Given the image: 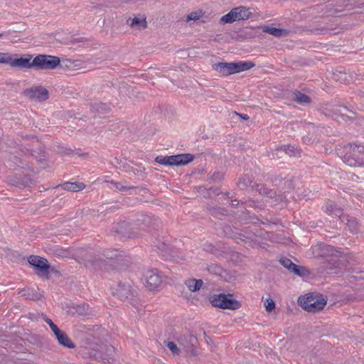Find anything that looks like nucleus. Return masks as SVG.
Returning a JSON list of instances; mask_svg holds the SVG:
<instances>
[{
	"instance_id": "f257e3e1",
	"label": "nucleus",
	"mask_w": 364,
	"mask_h": 364,
	"mask_svg": "<svg viewBox=\"0 0 364 364\" xmlns=\"http://www.w3.org/2000/svg\"><path fill=\"white\" fill-rule=\"evenodd\" d=\"M343 161L350 166H364V146L348 144L343 147Z\"/></svg>"
},
{
	"instance_id": "f03ea898",
	"label": "nucleus",
	"mask_w": 364,
	"mask_h": 364,
	"mask_svg": "<svg viewBox=\"0 0 364 364\" xmlns=\"http://www.w3.org/2000/svg\"><path fill=\"white\" fill-rule=\"evenodd\" d=\"M255 66V63L252 61L221 62L213 65V69L224 76L245 71Z\"/></svg>"
},
{
	"instance_id": "7ed1b4c3",
	"label": "nucleus",
	"mask_w": 364,
	"mask_h": 364,
	"mask_svg": "<svg viewBox=\"0 0 364 364\" xmlns=\"http://www.w3.org/2000/svg\"><path fill=\"white\" fill-rule=\"evenodd\" d=\"M298 303L305 311L316 313L324 308L327 301L321 294L309 293L304 296H300Z\"/></svg>"
},
{
	"instance_id": "20e7f679",
	"label": "nucleus",
	"mask_w": 364,
	"mask_h": 364,
	"mask_svg": "<svg viewBox=\"0 0 364 364\" xmlns=\"http://www.w3.org/2000/svg\"><path fill=\"white\" fill-rule=\"evenodd\" d=\"M232 296L231 294H213L209 297V301L213 306L222 309L236 310L240 309L241 307L240 302L232 299Z\"/></svg>"
},
{
	"instance_id": "39448f33",
	"label": "nucleus",
	"mask_w": 364,
	"mask_h": 364,
	"mask_svg": "<svg viewBox=\"0 0 364 364\" xmlns=\"http://www.w3.org/2000/svg\"><path fill=\"white\" fill-rule=\"evenodd\" d=\"M194 155L191 154H181L172 156H158L155 158V161L164 166H185L194 159Z\"/></svg>"
},
{
	"instance_id": "423d86ee",
	"label": "nucleus",
	"mask_w": 364,
	"mask_h": 364,
	"mask_svg": "<svg viewBox=\"0 0 364 364\" xmlns=\"http://www.w3.org/2000/svg\"><path fill=\"white\" fill-rule=\"evenodd\" d=\"M60 63L59 57L50 55L39 54L33 59V66L36 70H54Z\"/></svg>"
},
{
	"instance_id": "0eeeda50",
	"label": "nucleus",
	"mask_w": 364,
	"mask_h": 364,
	"mask_svg": "<svg viewBox=\"0 0 364 364\" xmlns=\"http://www.w3.org/2000/svg\"><path fill=\"white\" fill-rule=\"evenodd\" d=\"M252 14L250 8L242 6L235 7L227 14L223 16L220 19V22L225 24L232 23L241 20H247L251 17Z\"/></svg>"
},
{
	"instance_id": "6e6552de",
	"label": "nucleus",
	"mask_w": 364,
	"mask_h": 364,
	"mask_svg": "<svg viewBox=\"0 0 364 364\" xmlns=\"http://www.w3.org/2000/svg\"><path fill=\"white\" fill-rule=\"evenodd\" d=\"M114 348L106 343L97 345L96 348H94L90 353L91 356L95 360L104 363H110L114 361Z\"/></svg>"
},
{
	"instance_id": "1a4fd4ad",
	"label": "nucleus",
	"mask_w": 364,
	"mask_h": 364,
	"mask_svg": "<svg viewBox=\"0 0 364 364\" xmlns=\"http://www.w3.org/2000/svg\"><path fill=\"white\" fill-rule=\"evenodd\" d=\"M6 181L9 185L19 188H30L36 183L33 175L26 174L24 173H14L8 176Z\"/></svg>"
},
{
	"instance_id": "9d476101",
	"label": "nucleus",
	"mask_w": 364,
	"mask_h": 364,
	"mask_svg": "<svg viewBox=\"0 0 364 364\" xmlns=\"http://www.w3.org/2000/svg\"><path fill=\"white\" fill-rule=\"evenodd\" d=\"M28 262L30 265L33 267L36 273L39 277L46 279L49 278L50 265L46 259L37 255H31L28 258Z\"/></svg>"
},
{
	"instance_id": "9b49d317",
	"label": "nucleus",
	"mask_w": 364,
	"mask_h": 364,
	"mask_svg": "<svg viewBox=\"0 0 364 364\" xmlns=\"http://www.w3.org/2000/svg\"><path fill=\"white\" fill-rule=\"evenodd\" d=\"M114 294L122 301L133 300L136 295V291L133 287V282L131 280H124L118 283Z\"/></svg>"
},
{
	"instance_id": "f8f14e48",
	"label": "nucleus",
	"mask_w": 364,
	"mask_h": 364,
	"mask_svg": "<svg viewBox=\"0 0 364 364\" xmlns=\"http://www.w3.org/2000/svg\"><path fill=\"white\" fill-rule=\"evenodd\" d=\"M178 342L181 347L191 355L196 356L197 355L196 348L198 346V338L189 332H186L180 336Z\"/></svg>"
},
{
	"instance_id": "ddd939ff",
	"label": "nucleus",
	"mask_w": 364,
	"mask_h": 364,
	"mask_svg": "<svg viewBox=\"0 0 364 364\" xmlns=\"http://www.w3.org/2000/svg\"><path fill=\"white\" fill-rule=\"evenodd\" d=\"M134 223L135 225L138 226L141 230L151 231L159 228L161 225V221L158 218L154 215L141 214L138 215Z\"/></svg>"
},
{
	"instance_id": "4468645a",
	"label": "nucleus",
	"mask_w": 364,
	"mask_h": 364,
	"mask_svg": "<svg viewBox=\"0 0 364 364\" xmlns=\"http://www.w3.org/2000/svg\"><path fill=\"white\" fill-rule=\"evenodd\" d=\"M143 282L150 290L157 289L162 283V276L157 269H149L144 275Z\"/></svg>"
},
{
	"instance_id": "2eb2a0df",
	"label": "nucleus",
	"mask_w": 364,
	"mask_h": 364,
	"mask_svg": "<svg viewBox=\"0 0 364 364\" xmlns=\"http://www.w3.org/2000/svg\"><path fill=\"white\" fill-rule=\"evenodd\" d=\"M23 95L28 96L31 100H35L38 102H44L49 97L48 90L43 86H33L23 91Z\"/></svg>"
},
{
	"instance_id": "dca6fc26",
	"label": "nucleus",
	"mask_w": 364,
	"mask_h": 364,
	"mask_svg": "<svg viewBox=\"0 0 364 364\" xmlns=\"http://www.w3.org/2000/svg\"><path fill=\"white\" fill-rule=\"evenodd\" d=\"M280 264L288 269L290 272L299 277H305L309 274V272L303 266L294 264L290 259L282 257L279 259Z\"/></svg>"
},
{
	"instance_id": "f3484780",
	"label": "nucleus",
	"mask_w": 364,
	"mask_h": 364,
	"mask_svg": "<svg viewBox=\"0 0 364 364\" xmlns=\"http://www.w3.org/2000/svg\"><path fill=\"white\" fill-rule=\"evenodd\" d=\"M112 231L120 235L122 237L134 238L139 235V233H136L133 231L132 228L129 227V223L125 220L114 224Z\"/></svg>"
},
{
	"instance_id": "a211bd4d",
	"label": "nucleus",
	"mask_w": 364,
	"mask_h": 364,
	"mask_svg": "<svg viewBox=\"0 0 364 364\" xmlns=\"http://www.w3.org/2000/svg\"><path fill=\"white\" fill-rule=\"evenodd\" d=\"M340 259L333 254L325 260L323 267L328 274H338L342 269Z\"/></svg>"
},
{
	"instance_id": "6ab92c4d",
	"label": "nucleus",
	"mask_w": 364,
	"mask_h": 364,
	"mask_svg": "<svg viewBox=\"0 0 364 364\" xmlns=\"http://www.w3.org/2000/svg\"><path fill=\"white\" fill-rule=\"evenodd\" d=\"M33 55L31 54H26L21 58H13L11 57L10 65L13 68L33 69V60L31 61Z\"/></svg>"
},
{
	"instance_id": "aec40b11",
	"label": "nucleus",
	"mask_w": 364,
	"mask_h": 364,
	"mask_svg": "<svg viewBox=\"0 0 364 364\" xmlns=\"http://www.w3.org/2000/svg\"><path fill=\"white\" fill-rule=\"evenodd\" d=\"M313 253L316 257H327L332 255L334 249L331 245L324 243L318 244L312 247Z\"/></svg>"
},
{
	"instance_id": "412c9836",
	"label": "nucleus",
	"mask_w": 364,
	"mask_h": 364,
	"mask_svg": "<svg viewBox=\"0 0 364 364\" xmlns=\"http://www.w3.org/2000/svg\"><path fill=\"white\" fill-rule=\"evenodd\" d=\"M55 337L58 344L64 348L73 349L76 347L68 334L62 330L55 334Z\"/></svg>"
},
{
	"instance_id": "4be33fe9",
	"label": "nucleus",
	"mask_w": 364,
	"mask_h": 364,
	"mask_svg": "<svg viewBox=\"0 0 364 364\" xmlns=\"http://www.w3.org/2000/svg\"><path fill=\"white\" fill-rule=\"evenodd\" d=\"M341 220L342 222L346 223V225L348 228V230L352 233H357L360 231V225L355 218L349 216L348 215H343Z\"/></svg>"
},
{
	"instance_id": "5701e85b",
	"label": "nucleus",
	"mask_w": 364,
	"mask_h": 364,
	"mask_svg": "<svg viewBox=\"0 0 364 364\" xmlns=\"http://www.w3.org/2000/svg\"><path fill=\"white\" fill-rule=\"evenodd\" d=\"M31 155L43 167L47 166V153L41 149L31 150Z\"/></svg>"
},
{
	"instance_id": "b1692460",
	"label": "nucleus",
	"mask_w": 364,
	"mask_h": 364,
	"mask_svg": "<svg viewBox=\"0 0 364 364\" xmlns=\"http://www.w3.org/2000/svg\"><path fill=\"white\" fill-rule=\"evenodd\" d=\"M292 100L299 105H309L311 102V97L299 90L292 92Z\"/></svg>"
},
{
	"instance_id": "393cba45",
	"label": "nucleus",
	"mask_w": 364,
	"mask_h": 364,
	"mask_svg": "<svg viewBox=\"0 0 364 364\" xmlns=\"http://www.w3.org/2000/svg\"><path fill=\"white\" fill-rule=\"evenodd\" d=\"M61 187L63 189L68 191H79L83 190L85 187V185L83 183L79 182H66L63 184L58 185L56 188Z\"/></svg>"
},
{
	"instance_id": "a878e982",
	"label": "nucleus",
	"mask_w": 364,
	"mask_h": 364,
	"mask_svg": "<svg viewBox=\"0 0 364 364\" xmlns=\"http://www.w3.org/2000/svg\"><path fill=\"white\" fill-rule=\"evenodd\" d=\"M326 211L330 215H333L340 218L343 215V210L333 201H329L326 205Z\"/></svg>"
},
{
	"instance_id": "bb28decb",
	"label": "nucleus",
	"mask_w": 364,
	"mask_h": 364,
	"mask_svg": "<svg viewBox=\"0 0 364 364\" xmlns=\"http://www.w3.org/2000/svg\"><path fill=\"white\" fill-rule=\"evenodd\" d=\"M184 284L191 291L196 292L202 287L203 281L202 279H188L184 282Z\"/></svg>"
},
{
	"instance_id": "cd10ccee",
	"label": "nucleus",
	"mask_w": 364,
	"mask_h": 364,
	"mask_svg": "<svg viewBox=\"0 0 364 364\" xmlns=\"http://www.w3.org/2000/svg\"><path fill=\"white\" fill-rule=\"evenodd\" d=\"M252 183L253 178L248 174H245L238 179L237 185L240 190H245L250 186L252 188Z\"/></svg>"
},
{
	"instance_id": "c85d7f7f",
	"label": "nucleus",
	"mask_w": 364,
	"mask_h": 364,
	"mask_svg": "<svg viewBox=\"0 0 364 364\" xmlns=\"http://www.w3.org/2000/svg\"><path fill=\"white\" fill-rule=\"evenodd\" d=\"M262 31L275 37H280L287 34V30L284 28H279L268 26H264L262 28Z\"/></svg>"
},
{
	"instance_id": "c756f323",
	"label": "nucleus",
	"mask_w": 364,
	"mask_h": 364,
	"mask_svg": "<svg viewBox=\"0 0 364 364\" xmlns=\"http://www.w3.org/2000/svg\"><path fill=\"white\" fill-rule=\"evenodd\" d=\"M18 294L27 299L38 300L41 298V294L39 293L34 292L33 289H23L19 291Z\"/></svg>"
},
{
	"instance_id": "7c9ffc66",
	"label": "nucleus",
	"mask_w": 364,
	"mask_h": 364,
	"mask_svg": "<svg viewBox=\"0 0 364 364\" xmlns=\"http://www.w3.org/2000/svg\"><path fill=\"white\" fill-rule=\"evenodd\" d=\"M223 232L225 237H230V238H238L237 237V235L241 236L242 235L240 233H237L235 232L236 230L235 228L231 227L230 225H224L222 228Z\"/></svg>"
},
{
	"instance_id": "2f4dec72",
	"label": "nucleus",
	"mask_w": 364,
	"mask_h": 364,
	"mask_svg": "<svg viewBox=\"0 0 364 364\" xmlns=\"http://www.w3.org/2000/svg\"><path fill=\"white\" fill-rule=\"evenodd\" d=\"M129 25L132 28L138 29L146 28L147 27V23L145 18L140 19L137 17H134L132 19V22Z\"/></svg>"
},
{
	"instance_id": "473e14b6",
	"label": "nucleus",
	"mask_w": 364,
	"mask_h": 364,
	"mask_svg": "<svg viewBox=\"0 0 364 364\" xmlns=\"http://www.w3.org/2000/svg\"><path fill=\"white\" fill-rule=\"evenodd\" d=\"M252 190L258 192L260 195L267 196L269 193H272V190L267 188L264 185L255 183L252 186Z\"/></svg>"
},
{
	"instance_id": "72a5a7b5",
	"label": "nucleus",
	"mask_w": 364,
	"mask_h": 364,
	"mask_svg": "<svg viewBox=\"0 0 364 364\" xmlns=\"http://www.w3.org/2000/svg\"><path fill=\"white\" fill-rule=\"evenodd\" d=\"M210 273L222 277L225 272V269L218 264H213L208 267Z\"/></svg>"
},
{
	"instance_id": "f704fd0d",
	"label": "nucleus",
	"mask_w": 364,
	"mask_h": 364,
	"mask_svg": "<svg viewBox=\"0 0 364 364\" xmlns=\"http://www.w3.org/2000/svg\"><path fill=\"white\" fill-rule=\"evenodd\" d=\"M281 150L284 151L287 154L291 156H296L299 154V150L297 149L294 146L291 145H284L281 147Z\"/></svg>"
},
{
	"instance_id": "c9c22d12",
	"label": "nucleus",
	"mask_w": 364,
	"mask_h": 364,
	"mask_svg": "<svg viewBox=\"0 0 364 364\" xmlns=\"http://www.w3.org/2000/svg\"><path fill=\"white\" fill-rule=\"evenodd\" d=\"M93 107L98 113L102 114L108 113L110 110L109 107L107 104L102 102L96 103Z\"/></svg>"
},
{
	"instance_id": "e433bc0d",
	"label": "nucleus",
	"mask_w": 364,
	"mask_h": 364,
	"mask_svg": "<svg viewBox=\"0 0 364 364\" xmlns=\"http://www.w3.org/2000/svg\"><path fill=\"white\" fill-rule=\"evenodd\" d=\"M211 215L214 217H218L220 215H227L228 210L220 207H213L210 209Z\"/></svg>"
},
{
	"instance_id": "4c0bfd02",
	"label": "nucleus",
	"mask_w": 364,
	"mask_h": 364,
	"mask_svg": "<svg viewBox=\"0 0 364 364\" xmlns=\"http://www.w3.org/2000/svg\"><path fill=\"white\" fill-rule=\"evenodd\" d=\"M103 255L108 259H117L119 254L118 253L117 250H107L104 251Z\"/></svg>"
},
{
	"instance_id": "58836bf2",
	"label": "nucleus",
	"mask_w": 364,
	"mask_h": 364,
	"mask_svg": "<svg viewBox=\"0 0 364 364\" xmlns=\"http://www.w3.org/2000/svg\"><path fill=\"white\" fill-rule=\"evenodd\" d=\"M153 247L161 252H165L166 250V244L164 242L160 241L156 238L153 241Z\"/></svg>"
},
{
	"instance_id": "ea45409f",
	"label": "nucleus",
	"mask_w": 364,
	"mask_h": 364,
	"mask_svg": "<svg viewBox=\"0 0 364 364\" xmlns=\"http://www.w3.org/2000/svg\"><path fill=\"white\" fill-rule=\"evenodd\" d=\"M208 178L213 182H219L223 178V173L220 171H214Z\"/></svg>"
},
{
	"instance_id": "a19ab883",
	"label": "nucleus",
	"mask_w": 364,
	"mask_h": 364,
	"mask_svg": "<svg viewBox=\"0 0 364 364\" xmlns=\"http://www.w3.org/2000/svg\"><path fill=\"white\" fill-rule=\"evenodd\" d=\"M275 306V302L271 298H268L264 301V306L268 312H272L274 310Z\"/></svg>"
},
{
	"instance_id": "79ce46f5",
	"label": "nucleus",
	"mask_w": 364,
	"mask_h": 364,
	"mask_svg": "<svg viewBox=\"0 0 364 364\" xmlns=\"http://www.w3.org/2000/svg\"><path fill=\"white\" fill-rule=\"evenodd\" d=\"M11 55L7 53H0V63L8 64L10 65Z\"/></svg>"
},
{
	"instance_id": "37998d69",
	"label": "nucleus",
	"mask_w": 364,
	"mask_h": 364,
	"mask_svg": "<svg viewBox=\"0 0 364 364\" xmlns=\"http://www.w3.org/2000/svg\"><path fill=\"white\" fill-rule=\"evenodd\" d=\"M202 16H203V12L201 10L191 12L187 16V21H189L191 20H194V21L198 20Z\"/></svg>"
},
{
	"instance_id": "c03bdc74",
	"label": "nucleus",
	"mask_w": 364,
	"mask_h": 364,
	"mask_svg": "<svg viewBox=\"0 0 364 364\" xmlns=\"http://www.w3.org/2000/svg\"><path fill=\"white\" fill-rule=\"evenodd\" d=\"M166 346L172 352L173 354L179 355L180 349L174 342L168 341L166 344Z\"/></svg>"
},
{
	"instance_id": "a18cd8bd",
	"label": "nucleus",
	"mask_w": 364,
	"mask_h": 364,
	"mask_svg": "<svg viewBox=\"0 0 364 364\" xmlns=\"http://www.w3.org/2000/svg\"><path fill=\"white\" fill-rule=\"evenodd\" d=\"M45 321L50 326V328L51 331H53V333H54V335L60 331V329L58 327V326L55 323H54L53 321L50 318H46Z\"/></svg>"
},
{
	"instance_id": "49530a36",
	"label": "nucleus",
	"mask_w": 364,
	"mask_h": 364,
	"mask_svg": "<svg viewBox=\"0 0 364 364\" xmlns=\"http://www.w3.org/2000/svg\"><path fill=\"white\" fill-rule=\"evenodd\" d=\"M269 198H272L275 202L282 201L283 199V196L281 192L277 193L276 191L272 190V193H269V195L267 196Z\"/></svg>"
},
{
	"instance_id": "de8ad7c7",
	"label": "nucleus",
	"mask_w": 364,
	"mask_h": 364,
	"mask_svg": "<svg viewBox=\"0 0 364 364\" xmlns=\"http://www.w3.org/2000/svg\"><path fill=\"white\" fill-rule=\"evenodd\" d=\"M341 10L339 9H329L326 10L324 14H326L327 16H336L337 14L341 12Z\"/></svg>"
},
{
	"instance_id": "09e8293b",
	"label": "nucleus",
	"mask_w": 364,
	"mask_h": 364,
	"mask_svg": "<svg viewBox=\"0 0 364 364\" xmlns=\"http://www.w3.org/2000/svg\"><path fill=\"white\" fill-rule=\"evenodd\" d=\"M285 180V178L282 177L281 175H279V176H276L273 179H272V183H274V185L275 186H279L280 183Z\"/></svg>"
},
{
	"instance_id": "8fccbe9b",
	"label": "nucleus",
	"mask_w": 364,
	"mask_h": 364,
	"mask_svg": "<svg viewBox=\"0 0 364 364\" xmlns=\"http://www.w3.org/2000/svg\"><path fill=\"white\" fill-rule=\"evenodd\" d=\"M114 185H115L116 188H117L118 190H119L121 191L132 188V187L124 186L121 185L119 183H114Z\"/></svg>"
},
{
	"instance_id": "3c124183",
	"label": "nucleus",
	"mask_w": 364,
	"mask_h": 364,
	"mask_svg": "<svg viewBox=\"0 0 364 364\" xmlns=\"http://www.w3.org/2000/svg\"><path fill=\"white\" fill-rule=\"evenodd\" d=\"M97 261L98 259L96 257L93 256L90 257V259H87V262L92 265H94Z\"/></svg>"
},
{
	"instance_id": "603ef678",
	"label": "nucleus",
	"mask_w": 364,
	"mask_h": 364,
	"mask_svg": "<svg viewBox=\"0 0 364 364\" xmlns=\"http://www.w3.org/2000/svg\"><path fill=\"white\" fill-rule=\"evenodd\" d=\"M235 114L244 120H247L250 119V117L246 114H239L237 112H235Z\"/></svg>"
},
{
	"instance_id": "864d4df0",
	"label": "nucleus",
	"mask_w": 364,
	"mask_h": 364,
	"mask_svg": "<svg viewBox=\"0 0 364 364\" xmlns=\"http://www.w3.org/2000/svg\"><path fill=\"white\" fill-rule=\"evenodd\" d=\"M350 279H353L355 281H357L358 279H364V277L363 276L353 275V276L350 277Z\"/></svg>"
},
{
	"instance_id": "5fc2aeb1",
	"label": "nucleus",
	"mask_w": 364,
	"mask_h": 364,
	"mask_svg": "<svg viewBox=\"0 0 364 364\" xmlns=\"http://www.w3.org/2000/svg\"><path fill=\"white\" fill-rule=\"evenodd\" d=\"M239 203H240V200H238L237 199H234V200H231V204L234 207H236L237 205H238Z\"/></svg>"
},
{
	"instance_id": "6e6d98bb",
	"label": "nucleus",
	"mask_w": 364,
	"mask_h": 364,
	"mask_svg": "<svg viewBox=\"0 0 364 364\" xmlns=\"http://www.w3.org/2000/svg\"><path fill=\"white\" fill-rule=\"evenodd\" d=\"M73 153V150L70 149H65V150L63 151V154L66 155H70Z\"/></svg>"
},
{
	"instance_id": "4d7b16f0",
	"label": "nucleus",
	"mask_w": 364,
	"mask_h": 364,
	"mask_svg": "<svg viewBox=\"0 0 364 364\" xmlns=\"http://www.w3.org/2000/svg\"><path fill=\"white\" fill-rule=\"evenodd\" d=\"M85 41H86V39L84 38H78L75 39V41L76 42H83Z\"/></svg>"
},
{
	"instance_id": "13d9d810",
	"label": "nucleus",
	"mask_w": 364,
	"mask_h": 364,
	"mask_svg": "<svg viewBox=\"0 0 364 364\" xmlns=\"http://www.w3.org/2000/svg\"><path fill=\"white\" fill-rule=\"evenodd\" d=\"M355 6L364 9V3L358 4Z\"/></svg>"
},
{
	"instance_id": "bf43d9fd",
	"label": "nucleus",
	"mask_w": 364,
	"mask_h": 364,
	"mask_svg": "<svg viewBox=\"0 0 364 364\" xmlns=\"http://www.w3.org/2000/svg\"><path fill=\"white\" fill-rule=\"evenodd\" d=\"M248 206L250 207H255V201H250Z\"/></svg>"
},
{
	"instance_id": "052dcab7",
	"label": "nucleus",
	"mask_w": 364,
	"mask_h": 364,
	"mask_svg": "<svg viewBox=\"0 0 364 364\" xmlns=\"http://www.w3.org/2000/svg\"><path fill=\"white\" fill-rule=\"evenodd\" d=\"M239 219H240V220H244L245 223H247V218L246 217H245V218H242V217H240H240H239Z\"/></svg>"
},
{
	"instance_id": "680f3d73",
	"label": "nucleus",
	"mask_w": 364,
	"mask_h": 364,
	"mask_svg": "<svg viewBox=\"0 0 364 364\" xmlns=\"http://www.w3.org/2000/svg\"><path fill=\"white\" fill-rule=\"evenodd\" d=\"M225 195L228 197V198H232V196L230 195V192H225Z\"/></svg>"
},
{
	"instance_id": "e2e57ef3",
	"label": "nucleus",
	"mask_w": 364,
	"mask_h": 364,
	"mask_svg": "<svg viewBox=\"0 0 364 364\" xmlns=\"http://www.w3.org/2000/svg\"><path fill=\"white\" fill-rule=\"evenodd\" d=\"M316 31H323L327 30V28H321V29H320V28H317V29H316Z\"/></svg>"
},
{
	"instance_id": "0e129e2a",
	"label": "nucleus",
	"mask_w": 364,
	"mask_h": 364,
	"mask_svg": "<svg viewBox=\"0 0 364 364\" xmlns=\"http://www.w3.org/2000/svg\"><path fill=\"white\" fill-rule=\"evenodd\" d=\"M4 36V33H0V38L3 37Z\"/></svg>"
},
{
	"instance_id": "69168bd1",
	"label": "nucleus",
	"mask_w": 364,
	"mask_h": 364,
	"mask_svg": "<svg viewBox=\"0 0 364 364\" xmlns=\"http://www.w3.org/2000/svg\"><path fill=\"white\" fill-rule=\"evenodd\" d=\"M79 314H83V312H82V311H79Z\"/></svg>"
}]
</instances>
